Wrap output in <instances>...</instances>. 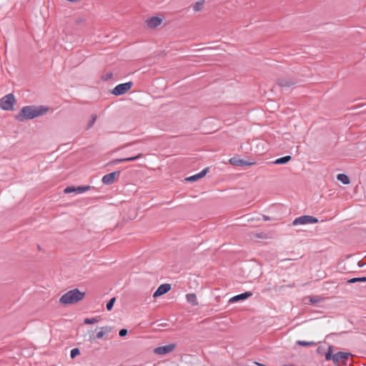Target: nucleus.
Returning <instances> with one entry per match:
<instances>
[{"mask_svg":"<svg viewBox=\"0 0 366 366\" xmlns=\"http://www.w3.org/2000/svg\"><path fill=\"white\" fill-rule=\"evenodd\" d=\"M49 108L46 106H25L21 108L19 113L15 116V119L18 122H22L26 119H33L34 118L43 116L45 114Z\"/></svg>","mask_w":366,"mask_h":366,"instance_id":"obj_1","label":"nucleus"},{"mask_svg":"<svg viewBox=\"0 0 366 366\" xmlns=\"http://www.w3.org/2000/svg\"><path fill=\"white\" fill-rule=\"evenodd\" d=\"M85 292L78 289H73L64 293L59 299L62 305H74L81 301L85 297Z\"/></svg>","mask_w":366,"mask_h":366,"instance_id":"obj_2","label":"nucleus"},{"mask_svg":"<svg viewBox=\"0 0 366 366\" xmlns=\"http://www.w3.org/2000/svg\"><path fill=\"white\" fill-rule=\"evenodd\" d=\"M14 103V95L13 94H8L0 99V108L6 111H12Z\"/></svg>","mask_w":366,"mask_h":366,"instance_id":"obj_3","label":"nucleus"},{"mask_svg":"<svg viewBox=\"0 0 366 366\" xmlns=\"http://www.w3.org/2000/svg\"><path fill=\"white\" fill-rule=\"evenodd\" d=\"M351 356L352 354L350 352H338L333 355V363L336 366H340V363H342V365H346L347 361Z\"/></svg>","mask_w":366,"mask_h":366,"instance_id":"obj_4","label":"nucleus"},{"mask_svg":"<svg viewBox=\"0 0 366 366\" xmlns=\"http://www.w3.org/2000/svg\"><path fill=\"white\" fill-rule=\"evenodd\" d=\"M133 83L129 81L117 85L112 91V94L114 96H120L127 93L132 86Z\"/></svg>","mask_w":366,"mask_h":366,"instance_id":"obj_5","label":"nucleus"},{"mask_svg":"<svg viewBox=\"0 0 366 366\" xmlns=\"http://www.w3.org/2000/svg\"><path fill=\"white\" fill-rule=\"evenodd\" d=\"M318 222L317 219L309 215H303L299 217H297L294 219L292 224L294 226L299 224H314Z\"/></svg>","mask_w":366,"mask_h":366,"instance_id":"obj_6","label":"nucleus"},{"mask_svg":"<svg viewBox=\"0 0 366 366\" xmlns=\"http://www.w3.org/2000/svg\"><path fill=\"white\" fill-rule=\"evenodd\" d=\"M176 344H169L164 346L157 347L154 350V352L158 355H164L170 353L176 348Z\"/></svg>","mask_w":366,"mask_h":366,"instance_id":"obj_7","label":"nucleus"},{"mask_svg":"<svg viewBox=\"0 0 366 366\" xmlns=\"http://www.w3.org/2000/svg\"><path fill=\"white\" fill-rule=\"evenodd\" d=\"M229 162L234 166L238 167L250 166L255 164L253 162L246 161L237 157L230 158Z\"/></svg>","mask_w":366,"mask_h":366,"instance_id":"obj_8","label":"nucleus"},{"mask_svg":"<svg viewBox=\"0 0 366 366\" xmlns=\"http://www.w3.org/2000/svg\"><path fill=\"white\" fill-rule=\"evenodd\" d=\"M171 289V285L169 284H162L161 285L157 290L153 294L154 297H157L161 295L166 294Z\"/></svg>","mask_w":366,"mask_h":366,"instance_id":"obj_9","label":"nucleus"},{"mask_svg":"<svg viewBox=\"0 0 366 366\" xmlns=\"http://www.w3.org/2000/svg\"><path fill=\"white\" fill-rule=\"evenodd\" d=\"M119 174V172H114L104 175L102 177V182L106 185L112 184L114 182L116 176Z\"/></svg>","mask_w":366,"mask_h":366,"instance_id":"obj_10","label":"nucleus"},{"mask_svg":"<svg viewBox=\"0 0 366 366\" xmlns=\"http://www.w3.org/2000/svg\"><path fill=\"white\" fill-rule=\"evenodd\" d=\"M295 82L291 79H285V78H281L278 79L277 81V84L285 89L290 88L295 85Z\"/></svg>","mask_w":366,"mask_h":366,"instance_id":"obj_11","label":"nucleus"},{"mask_svg":"<svg viewBox=\"0 0 366 366\" xmlns=\"http://www.w3.org/2000/svg\"><path fill=\"white\" fill-rule=\"evenodd\" d=\"M112 331V328L110 327L106 326L101 327V330L98 332L95 337L90 336L89 341L92 342L95 338L101 339L104 337L105 334H108Z\"/></svg>","mask_w":366,"mask_h":366,"instance_id":"obj_12","label":"nucleus"},{"mask_svg":"<svg viewBox=\"0 0 366 366\" xmlns=\"http://www.w3.org/2000/svg\"><path fill=\"white\" fill-rule=\"evenodd\" d=\"M162 21V19L157 16H153L147 20V24L150 29H154L159 26Z\"/></svg>","mask_w":366,"mask_h":366,"instance_id":"obj_13","label":"nucleus"},{"mask_svg":"<svg viewBox=\"0 0 366 366\" xmlns=\"http://www.w3.org/2000/svg\"><path fill=\"white\" fill-rule=\"evenodd\" d=\"M252 295V293L251 292H246L244 293H242L240 295L234 296L233 297L230 298L229 302H236L239 300H246L247 298L251 297Z\"/></svg>","mask_w":366,"mask_h":366,"instance_id":"obj_14","label":"nucleus"},{"mask_svg":"<svg viewBox=\"0 0 366 366\" xmlns=\"http://www.w3.org/2000/svg\"><path fill=\"white\" fill-rule=\"evenodd\" d=\"M142 157V154H137L135 157L122 158V159H113L111 162V164H117L118 163L124 162H132V161H134L136 159H138L141 158Z\"/></svg>","mask_w":366,"mask_h":366,"instance_id":"obj_15","label":"nucleus"},{"mask_svg":"<svg viewBox=\"0 0 366 366\" xmlns=\"http://www.w3.org/2000/svg\"><path fill=\"white\" fill-rule=\"evenodd\" d=\"M187 300L189 303H190L192 305H197L198 301L197 298L195 294L194 293H189L186 295Z\"/></svg>","mask_w":366,"mask_h":366,"instance_id":"obj_16","label":"nucleus"},{"mask_svg":"<svg viewBox=\"0 0 366 366\" xmlns=\"http://www.w3.org/2000/svg\"><path fill=\"white\" fill-rule=\"evenodd\" d=\"M292 157L290 155L285 156L280 158L277 159L275 161L273 162V164H284L287 163L291 160Z\"/></svg>","mask_w":366,"mask_h":366,"instance_id":"obj_17","label":"nucleus"},{"mask_svg":"<svg viewBox=\"0 0 366 366\" xmlns=\"http://www.w3.org/2000/svg\"><path fill=\"white\" fill-rule=\"evenodd\" d=\"M337 180H339L340 182H341L344 184H350V178L348 177L347 175H346L345 174H337Z\"/></svg>","mask_w":366,"mask_h":366,"instance_id":"obj_18","label":"nucleus"},{"mask_svg":"<svg viewBox=\"0 0 366 366\" xmlns=\"http://www.w3.org/2000/svg\"><path fill=\"white\" fill-rule=\"evenodd\" d=\"M90 188V186H79L77 187H75V192L76 194H81L89 190Z\"/></svg>","mask_w":366,"mask_h":366,"instance_id":"obj_19","label":"nucleus"},{"mask_svg":"<svg viewBox=\"0 0 366 366\" xmlns=\"http://www.w3.org/2000/svg\"><path fill=\"white\" fill-rule=\"evenodd\" d=\"M333 346L330 345L328 347L327 352L325 353V360H333Z\"/></svg>","mask_w":366,"mask_h":366,"instance_id":"obj_20","label":"nucleus"},{"mask_svg":"<svg viewBox=\"0 0 366 366\" xmlns=\"http://www.w3.org/2000/svg\"><path fill=\"white\" fill-rule=\"evenodd\" d=\"M296 344L298 345H300V346L306 347V346L315 345L316 342H315L313 341L307 342V341H304V340H297L296 342Z\"/></svg>","mask_w":366,"mask_h":366,"instance_id":"obj_21","label":"nucleus"},{"mask_svg":"<svg viewBox=\"0 0 366 366\" xmlns=\"http://www.w3.org/2000/svg\"><path fill=\"white\" fill-rule=\"evenodd\" d=\"M203 6H204V1H197L193 5V10L194 11H199L202 9Z\"/></svg>","mask_w":366,"mask_h":366,"instance_id":"obj_22","label":"nucleus"},{"mask_svg":"<svg viewBox=\"0 0 366 366\" xmlns=\"http://www.w3.org/2000/svg\"><path fill=\"white\" fill-rule=\"evenodd\" d=\"M366 282V277H355V278H352L350 280H348L347 281V282L349 283V284H350V283H355V282Z\"/></svg>","mask_w":366,"mask_h":366,"instance_id":"obj_23","label":"nucleus"},{"mask_svg":"<svg viewBox=\"0 0 366 366\" xmlns=\"http://www.w3.org/2000/svg\"><path fill=\"white\" fill-rule=\"evenodd\" d=\"M98 322H99V320H98L97 317L85 318L84 320V324H86V325H92V324H95V323H97Z\"/></svg>","mask_w":366,"mask_h":366,"instance_id":"obj_24","label":"nucleus"},{"mask_svg":"<svg viewBox=\"0 0 366 366\" xmlns=\"http://www.w3.org/2000/svg\"><path fill=\"white\" fill-rule=\"evenodd\" d=\"M309 300L311 303L315 304L322 302L324 299L318 296H313L310 297Z\"/></svg>","mask_w":366,"mask_h":366,"instance_id":"obj_25","label":"nucleus"},{"mask_svg":"<svg viewBox=\"0 0 366 366\" xmlns=\"http://www.w3.org/2000/svg\"><path fill=\"white\" fill-rule=\"evenodd\" d=\"M97 115L96 114H92V117H91V120L89 122L88 124H87V129H90L93 127L94 124L95 123L96 120H97Z\"/></svg>","mask_w":366,"mask_h":366,"instance_id":"obj_26","label":"nucleus"},{"mask_svg":"<svg viewBox=\"0 0 366 366\" xmlns=\"http://www.w3.org/2000/svg\"><path fill=\"white\" fill-rule=\"evenodd\" d=\"M115 297L112 298L107 304V309L108 310H111L114 306V304L115 302Z\"/></svg>","mask_w":366,"mask_h":366,"instance_id":"obj_27","label":"nucleus"},{"mask_svg":"<svg viewBox=\"0 0 366 366\" xmlns=\"http://www.w3.org/2000/svg\"><path fill=\"white\" fill-rule=\"evenodd\" d=\"M80 354V351L78 348H74L71 350V357L74 358L76 356Z\"/></svg>","mask_w":366,"mask_h":366,"instance_id":"obj_28","label":"nucleus"},{"mask_svg":"<svg viewBox=\"0 0 366 366\" xmlns=\"http://www.w3.org/2000/svg\"><path fill=\"white\" fill-rule=\"evenodd\" d=\"M198 179H199L198 174H194L193 176L189 177L185 179V180L187 181V182H195V181H197Z\"/></svg>","mask_w":366,"mask_h":366,"instance_id":"obj_29","label":"nucleus"},{"mask_svg":"<svg viewBox=\"0 0 366 366\" xmlns=\"http://www.w3.org/2000/svg\"><path fill=\"white\" fill-rule=\"evenodd\" d=\"M64 192L65 194L75 192V187H67L64 189Z\"/></svg>","mask_w":366,"mask_h":366,"instance_id":"obj_30","label":"nucleus"},{"mask_svg":"<svg viewBox=\"0 0 366 366\" xmlns=\"http://www.w3.org/2000/svg\"><path fill=\"white\" fill-rule=\"evenodd\" d=\"M209 170V168H205L202 171L198 173L199 178L201 179L206 175Z\"/></svg>","mask_w":366,"mask_h":366,"instance_id":"obj_31","label":"nucleus"},{"mask_svg":"<svg viewBox=\"0 0 366 366\" xmlns=\"http://www.w3.org/2000/svg\"><path fill=\"white\" fill-rule=\"evenodd\" d=\"M85 21V18L84 17H78L75 19V24L76 25L78 24H81L82 22H84Z\"/></svg>","mask_w":366,"mask_h":366,"instance_id":"obj_32","label":"nucleus"},{"mask_svg":"<svg viewBox=\"0 0 366 366\" xmlns=\"http://www.w3.org/2000/svg\"><path fill=\"white\" fill-rule=\"evenodd\" d=\"M127 334V330H126V329H122L119 332V335L122 337L126 336Z\"/></svg>","mask_w":366,"mask_h":366,"instance_id":"obj_33","label":"nucleus"},{"mask_svg":"<svg viewBox=\"0 0 366 366\" xmlns=\"http://www.w3.org/2000/svg\"><path fill=\"white\" fill-rule=\"evenodd\" d=\"M323 350H323V348H322V347H319L317 348V352H318L319 354H322V353H323Z\"/></svg>","mask_w":366,"mask_h":366,"instance_id":"obj_34","label":"nucleus"},{"mask_svg":"<svg viewBox=\"0 0 366 366\" xmlns=\"http://www.w3.org/2000/svg\"><path fill=\"white\" fill-rule=\"evenodd\" d=\"M66 1H69V2H72V3H75V2H79L81 0H66Z\"/></svg>","mask_w":366,"mask_h":366,"instance_id":"obj_35","label":"nucleus"},{"mask_svg":"<svg viewBox=\"0 0 366 366\" xmlns=\"http://www.w3.org/2000/svg\"><path fill=\"white\" fill-rule=\"evenodd\" d=\"M263 219H264V220H265V221H267V220L269 219V218L268 217H267V216H264V217H263Z\"/></svg>","mask_w":366,"mask_h":366,"instance_id":"obj_36","label":"nucleus"},{"mask_svg":"<svg viewBox=\"0 0 366 366\" xmlns=\"http://www.w3.org/2000/svg\"><path fill=\"white\" fill-rule=\"evenodd\" d=\"M255 364L258 365L259 366H265L264 365L259 364V363H257V362H255Z\"/></svg>","mask_w":366,"mask_h":366,"instance_id":"obj_37","label":"nucleus"},{"mask_svg":"<svg viewBox=\"0 0 366 366\" xmlns=\"http://www.w3.org/2000/svg\"><path fill=\"white\" fill-rule=\"evenodd\" d=\"M112 74H109V75H107V77L110 78L112 76Z\"/></svg>","mask_w":366,"mask_h":366,"instance_id":"obj_38","label":"nucleus"}]
</instances>
